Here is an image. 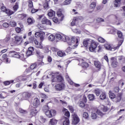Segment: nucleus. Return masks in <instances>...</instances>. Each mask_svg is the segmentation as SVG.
I'll list each match as a JSON object with an SVG mask.
<instances>
[{"instance_id":"obj_1","label":"nucleus","mask_w":125,"mask_h":125,"mask_svg":"<svg viewBox=\"0 0 125 125\" xmlns=\"http://www.w3.org/2000/svg\"><path fill=\"white\" fill-rule=\"evenodd\" d=\"M43 111L48 118H52V117L56 116V110L54 109L50 110L48 105H44L43 107Z\"/></svg>"},{"instance_id":"obj_2","label":"nucleus","mask_w":125,"mask_h":125,"mask_svg":"<svg viewBox=\"0 0 125 125\" xmlns=\"http://www.w3.org/2000/svg\"><path fill=\"white\" fill-rule=\"evenodd\" d=\"M79 38H78L75 36H73L71 39L67 36L66 38V42L69 45H73L74 47H77L78 46V43H79Z\"/></svg>"},{"instance_id":"obj_3","label":"nucleus","mask_w":125,"mask_h":125,"mask_svg":"<svg viewBox=\"0 0 125 125\" xmlns=\"http://www.w3.org/2000/svg\"><path fill=\"white\" fill-rule=\"evenodd\" d=\"M106 20H109L110 22L112 24H116V25H120L121 24V22L118 21L119 19L118 18V16L115 15H110L108 16L106 18Z\"/></svg>"},{"instance_id":"obj_4","label":"nucleus","mask_w":125,"mask_h":125,"mask_svg":"<svg viewBox=\"0 0 125 125\" xmlns=\"http://www.w3.org/2000/svg\"><path fill=\"white\" fill-rule=\"evenodd\" d=\"M52 83H54V82H57V83H59V82H63V77L61 75H58V73L53 74L52 75Z\"/></svg>"},{"instance_id":"obj_5","label":"nucleus","mask_w":125,"mask_h":125,"mask_svg":"<svg viewBox=\"0 0 125 125\" xmlns=\"http://www.w3.org/2000/svg\"><path fill=\"white\" fill-rule=\"evenodd\" d=\"M104 47L105 49L107 50H110L111 51H115V50H117V49H119L120 48V46L118 44L117 46L114 45L111 46L109 43L104 44Z\"/></svg>"},{"instance_id":"obj_6","label":"nucleus","mask_w":125,"mask_h":125,"mask_svg":"<svg viewBox=\"0 0 125 125\" xmlns=\"http://www.w3.org/2000/svg\"><path fill=\"white\" fill-rule=\"evenodd\" d=\"M29 40L30 42H34L35 45L36 47L37 48H40L41 49H42L43 48V46L42 45V44H41L37 39H35L32 37L29 38Z\"/></svg>"},{"instance_id":"obj_7","label":"nucleus","mask_w":125,"mask_h":125,"mask_svg":"<svg viewBox=\"0 0 125 125\" xmlns=\"http://www.w3.org/2000/svg\"><path fill=\"white\" fill-rule=\"evenodd\" d=\"M122 94H118L117 95V96L116 97V95H115V94L112 93L110 92L109 91V97L111 99H115V102H119V101H121L122 100Z\"/></svg>"},{"instance_id":"obj_8","label":"nucleus","mask_w":125,"mask_h":125,"mask_svg":"<svg viewBox=\"0 0 125 125\" xmlns=\"http://www.w3.org/2000/svg\"><path fill=\"white\" fill-rule=\"evenodd\" d=\"M44 36H45V33L43 31L37 32L35 34L36 38H40V43L41 44H42V43L43 42V40H44Z\"/></svg>"},{"instance_id":"obj_9","label":"nucleus","mask_w":125,"mask_h":125,"mask_svg":"<svg viewBox=\"0 0 125 125\" xmlns=\"http://www.w3.org/2000/svg\"><path fill=\"white\" fill-rule=\"evenodd\" d=\"M117 36L118 37V45L121 46L123 43L124 42V36L123 35V33L121 32V31H117Z\"/></svg>"},{"instance_id":"obj_10","label":"nucleus","mask_w":125,"mask_h":125,"mask_svg":"<svg viewBox=\"0 0 125 125\" xmlns=\"http://www.w3.org/2000/svg\"><path fill=\"white\" fill-rule=\"evenodd\" d=\"M39 19H42L41 20V23L42 24H46V25H50V26H51V21H50L49 20L46 19L43 15L39 16Z\"/></svg>"},{"instance_id":"obj_11","label":"nucleus","mask_w":125,"mask_h":125,"mask_svg":"<svg viewBox=\"0 0 125 125\" xmlns=\"http://www.w3.org/2000/svg\"><path fill=\"white\" fill-rule=\"evenodd\" d=\"M55 37L57 40H60L64 42H67V39L68 38V36L63 34H57L55 35Z\"/></svg>"},{"instance_id":"obj_12","label":"nucleus","mask_w":125,"mask_h":125,"mask_svg":"<svg viewBox=\"0 0 125 125\" xmlns=\"http://www.w3.org/2000/svg\"><path fill=\"white\" fill-rule=\"evenodd\" d=\"M43 65V62H42V61H38L37 62L33 63L30 65L31 70H34V69H36V68H38V67H41V66Z\"/></svg>"},{"instance_id":"obj_13","label":"nucleus","mask_w":125,"mask_h":125,"mask_svg":"<svg viewBox=\"0 0 125 125\" xmlns=\"http://www.w3.org/2000/svg\"><path fill=\"white\" fill-rule=\"evenodd\" d=\"M21 79H22V76L18 77V78L15 79L14 80H11L9 81L4 82V84H5V85H9L10 83H14V82L15 83H18L19 81H21Z\"/></svg>"},{"instance_id":"obj_14","label":"nucleus","mask_w":125,"mask_h":125,"mask_svg":"<svg viewBox=\"0 0 125 125\" xmlns=\"http://www.w3.org/2000/svg\"><path fill=\"white\" fill-rule=\"evenodd\" d=\"M72 125H78V124L80 123V118L78 117L77 114L73 113L72 114Z\"/></svg>"},{"instance_id":"obj_15","label":"nucleus","mask_w":125,"mask_h":125,"mask_svg":"<svg viewBox=\"0 0 125 125\" xmlns=\"http://www.w3.org/2000/svg\"><path fill=\"white\" fill-rule=\"evenodd\" d=\"M90 45V46L89 48V51L93 52L97 47V43L95 41H92Z\"/></svg>"},{"instance_id":"obj_16","label":"nucleus","mask_w":125,"mask_h":125,"mask_svg":"<svg viewBox=\"0 0 125 125\" xmlns=\"http://www.w3.org/2000/svg\"><path fill=\"white\" fill-rule=\"evenodd\" d=\"M15 43L17 44V45H20L22 43V37H20L19 36H15Z\"/></svg>"},{"instance_id":"obj_17","label":"nucleus","mask_w":125,"mask_h":125,"mask_svg":"<svg viewBox=\"0 0 125 125\" xmlns=\"http://www.w3.org/2000/svg\"><path fill=\"white\" fill-rule=\"evenodd\" d=\"M65 88V84L63 83H60L55 85V89L56 90L60 91V90H62Z\"/></svg>"},{"instance_id":"obj_18","label":"nucleus","mask_w":125,"mask_h":125,"mask_svg":"<svg viewBox=\"0 0 125 125\" xmlns=\"http://www.w3.org/2000/svg\"><path fill=\"white\" fill-rule=\"evenodd\" d=\"M31 109L30 113V115L31 117H34L38 114V110L35 107L31 106Z\"/></svg>"},{"instance_id":"obj_19","label":"nucleus","mask_w":125,"mask_h":125,"mask_svg":"<svg viewBox=\"0 0 125 125\" xmlns=\"http://www.w3.org/2000/svg\"><path fill=\"white\" fill-rule=\"evenodd\" d=\"M92 40L91 39H85L83 42V45L85 47L87 46H89L91 43Z\"/></svg>"},{"instance_id":"obj_20","label":"nucleus","mask_w":125,"mask_h":125,"mask_svg":"<svg viewBox=\"0 0 125 125\" xmlns=\"http://www.w3.org/2000/svg\"><path fill=\"white\" fill-rule=\"evenodd\" d=\"M32 94L31 93L29 92H24L22 94V98L24 99V100H27L31 97V96Z\"/></svg>"},{"instance_id":"obj_21","label":"nucleus","mask_w":125,"mask_h":125,"mask_svg":"<svg viewBox=\"0 0 125 125\" xmlns=\"http://www.w3.org/2000/svg\"><path fill=\"white\" fill-rule=\"evenodd\" d=\"M1 60L3 61V62H5V63H10V60L7 58V55L6 54L2 55Z\"/></svg>"},{"instance_id":"obj_22","label":"nucleus","mask_w":125,"mask_h":125,"mask_svg":"<svg viewBox=\"0 0 125 125\" xmlns=\"http://www.w3.org/2000/svg\"><path fill=\"white\" fill-rule=\"evenodd\" d=\"M35 50L34 49V47H29L28 49V50L26 51V55L27 56H31V55H32L33 54V52Z\"/></svg>"},{"instance_id":"obj_23","label":"nucleus","mask_w":125,"mask_h":125,"mask_svg":"<svg viewBox=\"0 0 125 125\" xmlns=\"http://www.w3.org/2000/svg\"><path fill=\"white\" fill-rule=\"evenodd\" d=\"M36 54L38 57L40 59V61H42V58H43V55L42 54V53L41 52L40 50H37Z\"/></svg>"},{"instance_id":"obj_24","label":"nucleus","mask_w":125,"mask_h":125,"mask_svg":"<svg viewBox=\"0 0 125 125\" xmlns=\"http://www.w3.org/2000/svg\"><path fill=\"white\" fill-rule=\"evenodd\" d=\"M33 104L34 107H39V105H40V100L38 98H35L34 100Z\"/></svg>"},{"instance_id":"obj_25","label":"nucleus","mask_w":125,"mask_h":125,"mask_svg":"<svg viewBox=\"0 0 125 125\" xmlns=\"http://www.w3.org/2000/svg\"><path fill=\"white\" fill-rule=\"evenodd\" d=\"M66 78H67V81L69 83H70L71 85H75L76 87L80 86L79 84H76L74 83V82H73V81H72L71 79H69V77L66 76Z\"/></svg>"},{"instance_id":"obj_26","label":"nucleus","mask_w":125,"mask_h":125,"mask_svg":"<svg viewBox=\"0 0 125 125\" xmlns=\"http://www.w3.org/2000/svg\"><path fill=\"white\" fill-rule=\"evenodd\" d=\"M35 22V20L33 18H28L27 20V23L28 25H32Z\"/></svg>"},{"instance_id":"obj_27","label":"nucleus","mask_w":125,"mask_h":125,"mask_svg":"<svg viewBox=\"0 0 125 125\" xmlns=\"http://www.w3.org/2000/svg\"><path fill=\"white\" fill-rule=\"evenodd\" d=\"M80 101V102H83L84 103H86L87 101L86 96H85V95H82Z\"/></svg>"},{"instance_id":"obj_28","label":"nucleus","mask_w":125,"mask_h":125,"mask_svg":"<svg viewBox=\"0 0 125 125\" xmlns=\"http://www.w3.org/2000/svg\"><path fill=\"white\" fill-rule=\"evenodd\" d=\"M100 98L101 100H104L106 99V93H105L104 91H103L101 93V94L100 96Z\"/></svg>"},{"instance_id":"obj_29","label":"nucleus","mask_w":125,"mask_h":125,"mask_svg":"<svg viewBox=\"0 0 125 125\" xmlns=\"http://www.w3.org/2000/svg\"><path fill=\"white\" fill-rule=\"evenodd\" d=\"M115 7H119L121 5V0H115L114 1Z\"/></svg>"},{"instance_id":"obj_30","label":"nucleus","mask_w":125,"mask_h":125,"mask_svg":"<svg viewBox=\"0 0 125 125\" xmlns=\"http://www.w3.org/2000/svg\"><path fill=\"white\" fill-rule=\"evenodd\" d=\"M57 124V120H56L55 119L53 118L50 119V122H49V125H56Z\"/></svg>"},{"instance_id":"obj_31","label":"nucleus","mask_w":125,"mask_h":125,"mask_svg":"<svg viewBox=\"0 0 125 125\" xmlns=\"http://www.w3.org/2000/svg\"><path fill=\"white\" fill-rule=\"evenodd\" d=\"M57 55L60 57H63L64 56H66V53H64V51H58L57 52Z\"/></svg>"},{"instance_id":"obj_32","label":"nucleus","mask_w":125,"mask_h":125,"mask_svg":"<svg viewBox=\"0 0 125 125\" xmlns=\"http://www.w3.org/2000/svg\"><path fill=\"white\" fill-rule=\"evenodd\" d=\"M48 16H49V17H53V16H54L55 15V11L52 10H50L47 14Z\"/></svg>"},{"instance_id":"obj_33","label":"nucleus","mask_w":125,"mask_h":125,"mask_svg":"<svg viewBox=\"0 0 125 125\" xmlns=\"http://www.w3.org/2000/svg\"><path fill=\"white\" fill-rule=\"evenodd\" d=\"M63 112H65V114H64V116H65V118H66L67 119H69V118H70V112L69 111H67V109H66V108H63Z\"/></svg>"},{"instance_id":"obj_34","label":"nucleus","mask_w":125,"mask_h":125,"mask_svg":"<svg viewBox=\"0 0 125 125\" xmlns=\"http://www.w3.org/2000/svg\"><path fill=\"white\" fill-rule=\"evenodd\" d=\"M48 39L50 42H53V41H55L56 36L53 34H51L48 37Z\"/></svg>"},{"instance_id":"obj_35","label":"nucleus","mask_w":125,"mask_h":125,"mask_svg":"<svg viewBox=\"0 0 125 125\" xmlns=\"http://www.w3.org/2000/svg\"><path fill=\"white\" fill-rule=\"evenodd\" d=\"M103 91V90H101L100 89H96L94 91V93H95L97 96H99L100 95V93H101Z\"/></svg>"},{"instance_id":"obj_36","label":"nucleus","mask_w":125,"mask_h":125,"mask_svg":"<svg viewBox=\"0 0 125 125\" xmlns=\"http://www.w3.org/2000/svg\"><path fill=\"white\" fill-rule=\"evenodd\" d=\"M5 13H6V14H7V15H9V16H10V15H12V14L14 13V12L12 11V10H10L9 9H7Z\"/></svg>"},{"instance_id":"obj_37","label":"nucleus","mask_w":125,"mask_h":125,"mask_svg":"<svg viewBox=\"0 0 125 125\" xmlns=\"http://www.w3.org/2000/svg\"><path fill=\"white\" fill-rule=\"evenodd\" d=\"M26 16H27L26 15V14H20V15H18V18H19L21 20H23V19H24V18H25L26 17Z\"/></svg>"},{"instance_id":"obj_38","label":"nucleus","mask_w":125,"mask_h":125,"mask_svg":"<svg viewBox=\"0 0 125 125\" xmlns=\"http://www.w3.org/2000/svg\"><path fill=\"white\" fill-rule=\"evenodd\" d=\"M10 40V36L7 35L6 38L3 40L4 43H7Z\"/></svg>"},{"instance_id":"obj_39","label":"nucleus","mask_w":125,"mask_h":125,"mask_svg":"<svg viewBox=\"0 0 125 125\" xmlns=\"http://www.w3.org/2000/svg\"><path fill=\"white\" fill-rule=\"evenodd\" d=\"M70 125V121L69 118H65V120L63 122V125Z\"/></svg>"},{"instance_id":"obj_40","label":"nucleus","mask_w":125,"mask_h":125,"mask_svg":"<svg viewBox=\"0 0 125 125\" xmlns=\"http://www.w3.org/2000/svg\"><path fill=\"white\" fill-rule=\"evenodd\" d=\"M96 6V2H92L90 5V9H94Z\"/></svg>"},{"instance_id":"obj_41","label":"nucleus","mask_w":125,"mask_h":125,"mask_svg":"<svg viewBox=\"0 0 125 125\" xmlns=\"http://www.w3.org/2000/svg\"><path fill=\"white\" fill-rule=\"evenodd\" d=\"M94 64L96 68H98V69H100V67H101V64L100 63V62L96 61L95 62Z\"/></svg>"},{"instance_id":"obj_42","label":"nucleus","mask_w":125,"mask_h":125,"mask_svg":"<svg viewBox=\"0 0 125 125\" xmlns=\"http://www.w3.org/2000/svg\"><path fill=\"white\" fill-rule=\"evenodd\" d=\"M88 98L90 101H92L94 100V98H95L94 95L89 94L88 95Z\"/></svg>"},{"instance_id":"obj_43","label":"nucleus","mask_w":125,"mask_h":125,"mask_svg":"<svg viewBox=\"0 0 125 125\" xmlns=\"http://www.w3.org/2000/svg\"><path fill=\"white\" fill-rule=\"evenodd\" d=\"M27 5L29 8H32L33 6V1H32V0L27 1Z\"/></svg>"},{"instance_id":"obj_44","label":"nucleus","mask_w":125,"mask_h":125,"mask_svg":"<svg viewBox=\"0 0 125 125\" xmlns=\"http://www.w3.org/2000/svg\"><path fill=\"white\" fill-rule=\"evenodd\" d=\"M80 65L84 68H87L88 67V63L86 62H82V63H80Z\"/></svg>"},{"instance_id":"obj_45","label":"nucleus","mask_w":125,"mask_h":125,"mask_svg":"<svg viewBox=\"0 0 125 125\" xmlns=\"http://www.w3.org/2000/svg\"><path fill=\"white\" fill-rule=\"evenodd\" d=\"M72 0H65L63 2V4L64 5H68L70 4Z\"/></svg>"},{"instance_id":"obj_46","label":"nucleus","mask_w":125,"mask_h":125,"mask_svg":"<svg viewBox=\"0 0 125 125\" xmlns=\"http://www.w3.org/2000/svg\"><path fill=\"white\" fill-rule=\"evenodd\" d=\"M111 79L110 80L111 82H112V81H114V80H116V79H117V74L114 73L112 74V75H111Z\"/></svg>"},{"instance_id":"obj_47","label":"nucleus","mask_w":125,"mask_h":125,"mask_svg":"<svg viewBox=\"0 0 125 125\" xmlns=\"http://www.w3.org/2000/svg\"><path fill=\"white\" fill-rule=\"evenodd\" d=\"M16 53V52L14 51H11L9 52V56H11V57H14Z\"/></svg>"},{"instance_id":"obj_48","label":"nucleus","mask_w":125,"mask_h":125,"mask_svg":"<svg viewBox=\"0 0 125 125\" xmlns=\"http://www.w3.org/2000/svg\"><path fill=\"white\" fill-rule=\"evenodd\" d=\"M117 32L118 30L115 28H112L110 30L109 33L110 34H116V33H117Z\"/></svg>"},{"instance_id":"obj_49","label":"nucleus","mask_w":125,"mask_h":125,"mask_svg":"<svg viewBox=\"0 0 125 125\" xmlns=\"http://www.w3.org/2000/svg\"><path fill=\"white\" fill-rule=\"evenodd\" d=\"M84 103H83V102L79 101V106H80L81 108H83L85 106V104Z\"/></svg>"},{"instance_id":"obj_50","label":"nucleus","mask_w":125,"mask_h":125,"mask_svg":"<svg viewBox=\"0 0 125 125\" xmlns=\"http://www.w3.org/2000/svg\"><path fill=\"white\" fill-rule=\"evenodd\" d=\"M65 52L70 54V53L72 52V48H71L70 47H67V49L65 50Z\"/></svg>"},{"instance_id":"obj_51","label":"nucleus","mask_w":125,"mask_h":125,"mask_svg":"<svg viewBox=\"0 0 125 125\" xmlns=\"http://www.w3.org/2000/svg\"><path fill=\"white\" fill-rule=\"evenodd\" d=\"M72 31H73V32H74L75 34H77V35L81 34V31H80L79 29H72Z\"/></svg>"},{"instance_id":"obj_52","label":"nucleus","mask_w":125,"mask_h":125,"mask_svg":"<svg viewBox=\"0 0 125 125\" xmlns=\"http://www.w3.org/2000/svg\"><path fill=\"white\" fill-rule=\"evenodd\" d=\"M19 7L18 3H16L13 7V10H14V11H17V9H18Z\"/></svg>"},{"instance_id":"obj_53","label":"nucleus","mask_w":125,"mask_h":125,"mask_svg":"<svg viewBox=\"0 0 125 125\" xmlns=\"http://www.w3.org/2000/svg\"><path fill=\"white\" fill-rule=\"evenodd\" d=\"M20 55V59L21 60L24 61V60L26 59V58L25 57V55H24V54H21Z\"/></svg>"},{"instance_id":"obj_54","label":"nucleus","mask_w":125,"mask_h":125,"mask_svg":"<svg viewBox=\"0 0 125 125\" xmlns=\"http://www.w3.org/2000/svg\"><path fill=\"white\" fill-rule=\"evenodd\" d=\"M118 60H120V61H122L123 62H125V57L121 56L118 57Z\"/></svg>"},{"instance_id":"obj_55","label":"nucleus","mask_w":125,"mask_h":125,"mask_svg":"<svg viewBox=\"0 0 125 125\" xmlns=\"http://www.w3.org/2000/svg\"><path fill=\"white\" fill-rule=\"evenodd\" d=\"M91 117H92V118L93 120H94V119H96V118H97V114H96L94 112H92Z\"/></svg>"},{"instance_id":"obj_56","label":"nucleus","mask_w":125,"mask_h":125,"mask_svg":"<svg viewBox=\"0 0 125 125\" xmlns=\"http://www.w3.org/2000/svg\"><path fill=\"white\" fill-rule=\"evenodd\" d=\"M98 41L100 42H105V39L103 38L102 37H99L98 39Z\"/></svg>"},{"instance_id":"obj_57","label":"nucleus","mask_w":125,"mask_h":125,"mask_svg":"<svg viewBox=\"0 0 125 125\" xmlns=\"http://www.w3.org/2000/svg\"><path fill=\"white\" fill-rule=\"evenodd\" d=\"M96 112L97 114L99 115V116H103V113H102V112H101V111H100V110L96 109Z\"/></svg>"},{"instance_id":"obj_58","label":"nucleus","mask_w":125,"mask_h":125,"mask_svg":"<svg viewBox=\"0 0 125 125\" xmlns=\"http://www.w3.org/2000/svg\"><path fill=\"white\" fill-rule=\"evenodd\" d=\"M2 26L4 28H8V27H9V23L7 22H4L2 24Z\"/></svg>"},{"instance_id":"obj_59","label":"nucleus","mask_w":125,"mask_h":125,"mask_svg":"<svg viewBox=\"0 0 125 125\" xmlns=\"http://www.w3.org/2000/svg\"><path fill=\"white\" fill-rule=\"evenodd\" d=\"M10 24L12 27H15V26L16 25V22L13 21H11L10 22Z\"/></svg>"},{"instance_id":"obj_60","label":"nucleus","mask_w":125,"mask_h":125,"mask_svg":"<svg viewBox=\"0 0 125 125\" xmlns=\"http://www.w3.org/2000/svg\"><path fill=\"white\" fill-rule=\"evenodd\" d=\"M43 7L45 9H48L49 8V6L48 5V3L46 2L43 4Z\"/></svg>"},{"instance_id":"obj_61","label":"nucleus","mask_w":125,"mask_h":125,"mask_svg":"<svg viewBox=\"0 0 125 125\" xmlns=\"http://www.w3.org/2000/svg\"><path fill=\"white\" fill-rule=\"evenodd\" d=\"M101 108H102L103 112H107L108 111V108L106 106L102 105Z\"/></svg>"},{"instance_id":"obj_62","label":"nucleus","mask_w":125,"mask_h":125,"mask_svg":"<svg viewBox=\"0 0 125 125\" xmlns=\"http://www.w3.org/2000/svg\"><path fill=\"white\" fill-rule=\"evenodd\" d=\"M83 118H84V119H88V113H87V112H84L83 114Z\"/></svg>"},{"instance_id":"obj_63","label":"nucleus","mask_w":125,"mask_h":125,"mask_svg":"<svg viewBox=\"0 0 125 125\" xmlns=\"http://www.w3.org/2000/svg\"><path fill=\"white\" fill-rule=\"evenodd\" d=\"M111 65L114 67H117V65H118V62H117L116 61H113V62H112Z\"/></svg>"},{"instance_id":"obj_64","label":"nucleus","mask_w":125,"mask_h":125,"mask_svg":"<svg viewBox=\"0 0 125 125\" xmlns=\"http://www.w3.org/2000/svg\"><path fill=\"white\" fill-rule=\"evenodd\" d=\"M19 111L22 114H27V111L24 110V109H23L22 108H20Z\"/></svg>"}]
</instances>
